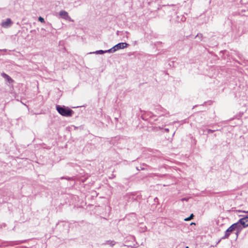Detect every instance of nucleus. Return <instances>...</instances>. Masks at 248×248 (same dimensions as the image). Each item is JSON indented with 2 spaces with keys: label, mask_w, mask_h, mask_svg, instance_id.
Returning a JSON list of instances; mask_svg holds the SVG:
<instances>
[{
  "label": "nucleus",
  "mask_w": 248,
  "mask_h": 248,
  "mask_svg": "<svg viewBox=\"0 0 248 248\" xmlns=\"http://www.w3.org/2000/svg\"><path fill=\"white\" fill-rule=\"evenodd\" d=\"M236 223H238L240 226L242 227V229L248 227V217L240 219Z\"/></svg>",
  "instance_id": "obj_4"
},
{
  "label": "nucleus",
  "mask_w": 248,
  "mask_h": 248,
  "mask_svg": "<svg viewBox=\"0 0 248 248\" xmlns=\"http://www.w3.org/2000/svg\"><path fill=\"white\" fill-rule=\"evenodd\" d=\"M2 226H3L4 227H5V226H6V224H5V223H3V224H2Z\"/></svg>",
  "instance_id": "obj_25"
},
{
  "label": "nucleus",
  "mask_w": 248,
  "mask_h": 248,
  "mask_svg": "<svg viewBox=\"0 0 248 248\" xmlns=\"http://www.w3.org/2000/svg\"><path fill=\"white\" fill-rule=\"evenodd\" d=\"M188 200V199L186 198H183L181 199L182 201H187Z\"/></svg>",
  "instance_id": "obj_18"
},
{
  "label": "nucleus",
  "mask_w": 248,
  "mask_h": 248,
  "mask_svg": "<svg viewBox=\"0 0 248 248\" xmlns=\"http://www.w3.org/2000/svg\"><path fill=\"white\" fill-rule=\"evenodd\" d=\"M1 75L9 83L11 84L14 82V80L6 73H2Z\"/></svg>",
  "instance_id": "obj_8"
},
{
  "label": "nucleus",
  "mask_w": 248,
  "mask_h": 248,
  "mask_svg": "<svg viewBox=\"0 0 248 248\" xmlns=\"http://www.w3.org/2000/svg\"><path fill=\"white\" fill-rule=\"evenodd\" d=\"M61 179H67V180H70V178H66V177H62L61 178Z\"/></svg>",
  "instance_id": "obj_19"
},
{
  "label": "nucleus",
  "mask_w": 248,
  "mask_h": 248,
  "mask_svg": "<svg viewBox=\"0 0 248 248\" xmlns=\"http://www.w3.org/2000/svg\"><path fill=\"white\" fill-rule=\"evenodd\" d=\"M7 51L6 49H0V51L6 52Z\"/></svg>",
  "instance_id": "obj_20"
},
{
  "label": "nucleus",
  "mask_w": 248,
  "mask_h": 248,
  "mask_svg": "<svg viewBox=\"0 0 248 248\" xmlns=\"http://www.w3.org/2000/svg\"><path fill=\"white\" fill-rule=\"evenodd\" d=\"M56 109L61 115L64 117H71L74 114L73 110L64 106L57 105Z\"/></svg>",
  "instance_id": "obj_2"
},
{
  "label": "nucleus",
  "mask_w": 248,
  "mask_h": 248,
  "mask_svg": "<svg viewBox=\"0 0 248 248\" xmlns=\"http://www.w3.org/2000/svg\"><path fill=\"white\" fill-rule=\"evenodd\" d=\"M192 224H195V223L192 222L191 223V225H192Z\"/></svg>",
  "instance_id": "obj_26"
},
{
  "label": "nucleus",
  "mask_w": 248,
  "mask_h": 248,
  "mask_svg": "<svg viewBox=\"0 0 248 248\" xmlns=\"http://www.w3.org/2000/svg\"><path fill=\"white\" fill-rule=\"evenodd\" d=\"M92 53H95L96 54H103L105 53V50H97L95 52H92Z\"/></svg>",
  "instance_id": "obj_11"
},
{
  "label": "nucleus",
  "mask_w": 248,
  "mask_h": 248,
  "mask_svg": "<svg viewBox=\"0 0 248 248\" xmlns=\"http://www.w3.org/2000/svg\"><path fill=\"white\" fill-rule=\"evenodd\" d=\"M116 242L112 240H107L103 245H108L111 247H113L115 245Z\"/></svg>",
  "instance_id": "obj_9"
},
{
  "label": "nucleus",
  "mask_w": 248,
  "mask_h": 248,
  "mask_svg": "<svg viewBox=\"0 0 248 248\" xmlns=\"http://www.w3.org/2000/svg\"><path fill=\"white\" fill-rule=\"evenodd\" d=\"M110 50H111L112 53L115 52L117 51L114 46L110 48Z\"/></svg>",
  "instance_id": "obj_16"
},
{
  "label": "nucleus",
  "mask_w": 248,
  "mask_h": 248,
  "mask_svg": "<svg viewBox=\"0 0 248 248\" xmlns=\"http://www.w3.org/2000/svg\"><path fill=\"white\" fill-rule=\"evenodd\" d=\"M196 37H198L200 39H202V34H201V33H198L197 34V35L195 36V38Z\"/></svg>",
  "instance_id": "obj_15"
},
{
  "label": "nucleus",
  "mask_w": 248,
  "mask_h": 248,
  "mask_svg": "<svg viewBox=\"0 0 248 248\" xmlns=\"http://www.w3.org/2000/svg\"><path fill=\"white\" fill-rule=\"evenodd\" d=\"M13 24V22L10 18H7L6 21H2L1 23V26L4 28H8L10 27Z\"/></svg>",
  "instance_id": "obj_6"
},
{
  "label": "nucleus",
  "mask_w": 248,
  "mask_h": 248,
  "mask_svg": "<svg viewBox=\"0 0 248 248\" xmlns=\"http://www.w3.org/2000/svg\"><path fill=\"white\" fill-rule=\"evenodd\" d=\"M165 131L168 132L169 131V129L168 128H165Z\"/></svg>",
  "instance_id": "obj_23"
},
{
  "label": "nucleus",
  "mask_w": 248,
  "mask_h": 248,
  "mask_svg": "<svg viewBox=\"0 0 248 248\" xmlns=\"http://www.w3.org/2000/svg\"><path fill=\"white\" fill-rule=\"evenodd\" d=\"M105 53H112L111 50L110 49L108 50H105Z\"/></svg>",
  "instance_id": "obj_17"
},
{
  "label": "nucleus",
  "mask_w": 248,
  "mask_h": 248,
  "mask_svg": "<svg viewBox=\"0 0 248 248\" xmlns=\"http://www.w3.org/2000/svg\"><path fill=\"white\" fill-rule=\"evenodd\" d=\"M217 130H218L217 129H207V131L208 133H213V132H214Z\"/></svg>",
  "instance_id": "obj_13"
},
{
  "label": "nucleus",
  "mask_w": 248,
  "mask_h": 248,
  "mask_svg": "<svg viewBox=\"0 0 248 248\" xmlns=\"http://www.w3.org/2000/svg\"><path fill=\"white\" fill-rule=\"evenodd\" d=\"M246 213H248V212H246Z\"/></svg>",
  "instance_id": "obj_28"
},
{
  "label": "nucleus",
  "mask_w": 248,
  "mask_h": 248,
  "mask_svg": "<svg viewBox=\"0 0 248 248\" xmlns=\"http://www.w3.org/2000/svg\"><path fill=\"white\" fill-rule=\"evenodd\" d=\"M193 217H194V215L193 214H191L189 217L185 218L184 220L185 221H189V220H191L192 219H193Z\"/></svg>",
  "instance_id": "obj_12"
},
{
  "label": "nucleus",
  "mask_w": 248,
  "mask_h": 248,
  "mask_svg": "<svg viewBox=\"0 0 248 248\" xmlns=\"http://www.w3.org/2000/svg\"><path fill=\"white\" fill-rule=\"evenodd\" d=\"M242 230V227H241L238 223H235L230 226L225 232V235L221 238V239L217 242V244H218L221 240L228 238L232 233L234 232L236 235L235 239H237L239 234L240 233Z\"/></svg>",
  "instance_id": "obj_1"
},
{
  "label": "nucleus",
  "mask_w": 248,
  "mask_h": 248,
  "mask_svg": "<svg viewBox=\"0 0 248 248\" xmlns=\"http://www.w3.org/2000/svg\"><path fill=\"white\" fill-rule=\"evenodd\" d=\"M38 20L42 22V23H44L45 22V20L44 19L43 17H41V16H40L39 18H38Z\"/></svg>",
  "instance_id": "obj_14"
},
{
  "label": "nucleus",
  "mask_w": 248,
  "mask_h": 248,
  "mask_svg": "<svg viewBox=\"0 0 248 248\" xmlns=\"http://www.w3.org/2000/svg\"><path fill=\"white\" fill-rule=\"evenodd\" d=\"M143 166H147V165L145 164H143L142 165H141L140 167H137L136 169L138 170H145V169Z\"/></svg>",
  "instance_id": "obj_10"
},
{
  "label": "nucleus",
  "mask_w": 248,
  "mask_h": 248,
  "mask_svg": "<svg viewBox=\"0 0 248 248\" xmlns=\"http://www.w3.org/2000/svg\"><path fill=\"white\" fill-rule=\"evenodd\" d=\"M186 248H188V247H186Z\"/></svg>",
  "instance_id": "obj_27"
},
{
  "label": "nucleus",
  "mask_w": 248,
  "mask_h": 248,
  "mask_svg": "<svg viewBox=\"0 0 248 248\" xmlns=\"http://www.w3.org/2000/svg\"><path fill=\"white\" fill-rule=\"evenodd\" d=\"M205 131V129H204L203 128H201L200 131H202L203 134L204 133Z\"/></svg>",
  "instance_id": "obj_22"
},
{
  "label": "nucleus",
  "mask_w": 248,
  "mask_h": 248,
  "mask_svg": "<svg viewBox=\"0 0 248 248\" xmlns=\"http://www.w3.org/2000/svg\"><path fill=\"white\" fill-rule=\"evenodd\" d=\"M129 45L126 43H119L117 45H115L114 46L116 49L118 50L120 49H123Z\"/></svg>",
  "instance_id": "obj_7"
},
{
  "label": "nucleus",
  "mask_w": 248,
  "mask_h": 248,
  "mask_svg": "<svg viewBox=\"0 0 248 248\" xmlns=\"http://www.w3.org/2000/svg\"><path fill=\"white\" fill-rule=\"evenodd\" d=\"M59 15L62 18L66 20H68L69 21L74 22V20H73L69 16L68 13L64 10L61 11L59 13Z\"/></svg>",
  "instance_id": "obj_5"
},
{
  "label": "nucleus",
  "mask_w": 248,
  "mask_h": 248,
  "mask_svg": "<svg viewBox=\"0 0 248 248\" xmlns=\"http://www.w3.org/2000/svg\"><path fill=\"white\" fill-rule=\"evenodd\" d=\"M155 112L158 115L159 117L160 116H167L169 115V112L166 109L163 108L161 106H158L155 108Z\"/></svg>",
  "instance_id": "obj_3"
},
{
  "label": "nucleus",
  "mask_w": 248,
  "mask_h": 248,
  "mask_svg": "<svg viewBox=\"0 0 248 248\" xmlns=\"http://www.w3.org/2000/svg\"><path fill=\"white\" fill-rule=\"evenodd\" d=\"M163 7H167V6H166V5H163ZM170 6L174 7V6H175V5H173V4H172V5H168L167 6V7H170Z\"/></svg>",
  "instance_id": "obj_21"
},
{
  "label": "nucleus",
  "mask_w": 248,
  "mask_h": 248,
  "mask_svg": "<svg viewBox=\"0 0 248 248\" xmlns=\"http://www.w3.org/2000/svg\"><path fill=\"white\" fill-rule=\"evenodd\" d=\"M185 20V17H182V19H181V21H184Z\"/></svg>",
  "instance_id": "obj_24"
}]
</instances>
